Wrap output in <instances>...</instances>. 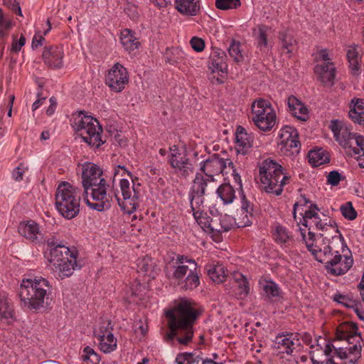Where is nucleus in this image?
<instances>
[{
  "label": "nucleus",
  "mask_w": 364,
  "mask_h": 364,
  "mask_svg": "<svg viewBox=\"0 0 364 364\" xmlns=\"http://www.w3.org/2000/svg\"><path fill=\"white\" fill-rule=\"evenodd\" d=\"M165 314L168 326V331L164 336L166 341L171 343L176 338L178 343L188 345L193 340V325L200 315L194 303L189 299L181 298L175 301L173 307Z\"/></svg>",
  "instance_id": "f257e3e1"
},
{
  "label": "nucleus",
  "mask_w": 364,
  "mask_h": 364,
  "mask_svg": "<svg viewBox=\"0 0 364 364\" xmlns=\"http://www.w3.org/2000/svg\"><path fill=\"white\" fill-rule=\"evenodd\" d=\"M323 238V242L325 246L313 252L315 259L324 264L327 273L332 276H341L345 274L352 267L353 259L351 255H345L343 260L342 253L348 248L343 236L340 234L332 237L331 240Z\"/></svg>",
  "instance_id": "f03ea898"
},
{
  "label": "nucleus",
  "mask_w": 364,
  "mask_h": 364,
  "mask_svg": "<svg viewBox=\"0 0 364 364\" xmlns=\"http://www.w3.org/2000/svg\"><path fill=\"white\" fill-rule=\"evenodd\" d=\"M49 282L41 277L23 279L18 289V296L23 307L38 311L48 304Z\"/></svg>",
  "instance_id": "7ed1b4c3"
},
{
  "label": "nucleus",
  "mask_w": 364,
  "mask_h": 364,
  "mask_svg": "<svg viewBox=\"0 0 364 364\" xmlns=\"http://www.w3.org/2000/svg\"><path fill=\"white\" fill-rule=\"evenodd\" d=\"M260 180L267 193L280 196L283 187L289 183L290 177L284 172L283 167L277 161L267 159L259 166Z\"/></svg>",
  "instance_id": "20e7f679"
},
{
  "label": "nucleus",
  "mask_w": 364,
  "mask_h": 364,
  "mask_svg": "<svg viewBox=\"0 0 364 364\" xmlns=\"http://www.w3.org/2000/svg\"><path fill=\"white\" fill-rule=\"evenodd\" d=\"M172 279L183 290H193L200 284L197 271L198 264L194 259L186 255H178L176 258Z\"/></svg>",
  "instance_id": "39448f33"
},
{
  "label": "nucleus",
  "mask_w": 364,
  "mask_h": 364,
  "mask_svg": "<svg viewBox=\"0 0 364 364\" xmlns=\"http://www.w3.org/2000/svg\"><path fill=\"white\" fill-rule=\"evenodd\" d=\"M80 196L77 188L68 182L61 183L55 193V207L60 214L68 220L80 213Z\"/></svg>",
  "instance_id": "423d86ee"
},
{
  "label": "nucleus",
  "mask_w": 364,
  "mask_h": 364,
  "mask_svg": "<svg viewBox=\"0 0 364 364\" xmlns=\"http://www.w3.org/2000/svg\"><path fill=\"white\" fill-rule=\"evenodd\" d=\"M73 127L83 141L90 146L98 149L104 141L102 140L101 134L102 127L98 120L90 115H87L84 112L80 111L74 119Z\"/></svg>",
  "instance_id": "0eeeda50"
},
{
  "label": "nucleus",
  "mask_w": 364,
  "mask_h": 364,
  "mask_svg": "<svg viewBox=\"0 0 364 364\" xmlns=\"http://www.w3.org/2000/svg\"><path fill=\"white\" fill-rule=\"evenodd\" d=\"M336 338L339 341H346L348 344H353L350 346L348 354L353 355V358L348 360L350 364L357 363V360L361 357V346L360 341L362 339L360 333H358V328L355 323L351 321H345L341 323L336 328Z\"/></svg>",
  "instance_id": "6e6552de"
},
{
  "label": "nucleus",
  "mask_w": 364,
  "mask_h": 364,
  "mask_svg": "<svg viewBox=\"0 0 364 364\" xmlns=\"http://www.w3.org/2000/svg\"><path fill=\"white\" fill-rule=\"evenodd\" d=\"M252 119L255 124L262 131H269L275 125L276 114L271 104L259 99L252 105Z\"/></svg>",
  "instance_id": "1a4fd4ad"
},
{
  "label": "nucleus",
  "mask_w": 364,
  "mask_h": 364,
  "mask_svg": "<svg viewBox=\"0 0 364 364\" xmlns=\"http://www.w3.org/2000/svg\"><path fill=\"white\" fill-rule=\"evenodd\" d=\"M107 186L108 185L105 178H101L97 185L90 186L89 194L92 202L88 199V195L83 193L84 200L90 208L101 212L111 207L112 196L107 193Z\"/></svg>",
  "instance_id": "9d476101"
},
{
  "label": "nucleus",
  "mask_w": 364,
  "mask_h": 364,
  "mask_svg": "<svg viewBox=\"0 0 364 364\" xmlns=\"http://www.w3.org/2000/svg\"><path fill=\"white\" fill-rule=\"evenodd\" d=\"M207 187L204 176L197 172L193 184L188 192V200L192 213L202 210L205 203V195Z\"/></svg>",
  "instance_id": "9b49d317"
},
{
  "label": "nucleus",
  "mask_w": 364,
  "mask_h": 364,
  "mask_svg": "<svg viewBox=\"0 0 364 364\" xmlns=\"http://www.w3.org/2000/svg\"><path fill=\"white\" fill-rule=\"evenodd\" d=\"M228 161L220 157L219 154H214L207 159L200 163V172L204 173L205 180L208 184V181H214V176L223 173L227 168Z\"/></svg>",
  "instance_id": "f8f14e48"
},
{
  "label": "nucleus",
  "mask_w": 364,
  "mask_h": 364,
  "mask_svg": "<svg viewBox=\"0 0 364 364\" xmlns=\"http://www.w3.org/2000/svg\"><path fill=\"white\" fill-rule=\"evenodd\" d=\"M46 245L47 250L49 251L48 260L52 264L65 260L66 257L75 259L78 256V252L75 248L70 249L54 238H49Z\"/></svg>",
  "instance_id": "ddd939ff"
},
{
  "label": "nucleus",
  "mask_w": 364,
  "mask_h": 364,
  "mask_svg": "<svg viewBox=\"0 0 364 364\" xmlns=\"http://www.w3.org/2000/svg\"><path fill=\"white\" fill-rule=\"evenodd\" d=\"M129 82L127 69L119 64L115 63L106 76V84L116 92H122Z\"/></svg>",
  "instance_id": "4468645a"
},
{
  "label": "nucleus",
  "mask_w": 364,
  "mask_h": 364,
  "mask_svg": "<svg viewBox=\"0 0 364 364\" xmlns=\"http://www.w3.org/2000/svg\"><path fill=\"white\" fill-rule=\"evenodd\" d=\"M102 170L99 166L91 162H87L82 167V185L84 193L89 195L90 186H93L102 178Z\"/></svg>",
  "instance_id": "2eb2a0df"
},
{
  "label": "nucleus",
  "mask_w": 364,
  "mask_h": 364,
  "mask_svg": "<svg viewBox=\"0 0 364 364\" xmlns=\"http://www.w3.org/2000/svg\"><path fill=\"white\" fill-rule=\"evenodd\" d=\"M241 200L240 215L238 218V227H247L251 225L257 215V209L252 201L245 195L244 191L239 193Z\"/></svg>",
  "instance_id": "dca6fc26"
},
{
  "label": "nucleus",
  "mask_w": 364,
  "mask_h": 364,
  "mask_svg": "<svg viewBox=\"0 0 364 364\" xmlns=\"http://www.w3.org/2000/svg\"><path fill=\"white\" fill-rule=\"evenodd\" d=\"M63 50L61 46H50L43 48L42 58L46 65L51 68H61L63 65Z\"/></svg>",
  "instance_id": "f3484780"
},
{
  "label": "nucleus",
  "mask_w": 364,
  "mask_h": 364,
  "mask_svg": "<svg viewBox=\"0 0 364 364\" xmlns=\"http://www.w3.org/2000/svg\"><path fill=\"white\" fill-rule=\"evenodd\" d=\"M301 343L297 335L293 333L279 335L274 341V348L277 349L279 353L291 355L296 347H300Z\"/></svg>",
  "instance_id": "a211bd4d"
},
{
  "label": "nucleus",
  "mask_w": 364,
  "mask_h": 364,
  "mask_svg": "<svg viewBox=\"0 0 364 364\" xmlns=\"http://www.w3.org/2000/svg\"><path fill=\"white\" fill-rule=\"evenodd\" d=\"M225 60V53L220 48H213L209 57V69H210L213 73H227L228 64Z\"/></svg>",
  "instance_id": "6ab92c4d"
},
{
  "label": "nucleus",
  "mask_w": 364,
  "mask_h": 364,
  "mask_svg": "<svg viewBox=\"0 0 364 364\" xmlns=\"http://www.w3.org/2000/svg\"><path fill=\"white\" fill-rule=\"evenodd\" d=\"M236 150L239 154H247L253 145L252 137L241 126L237 127L235 136Z\"/></svg>",
  "instance_id": "aec40b11"
},
{
  "label": "nucleus",
  "mask_w": 364,
  "mask_h": 364,
  "mask_svg": "<svg viewBox=\"0 0 364 364\" xmlns=\"http://www.w3.org/2000/svg\"><path fill=\"white\" fill-rule=\"evenodd\" d=\"M169 164L175 169L176 173L181 177L186 178L194 171V166L186 154L178 156V159H172Z\"/></svg>",
  "instance_id": "412c9836"
},
{
  "label": "nucleus",
  "mask_w": 364,
  "mask_h": 364,
  "mask_svg": "<svg viewBox=\"0 0 364 364\" xmlns=\"http://www.w3.org/2000/svg\"><path fill=\"white\" fill-rule=\"evenodd\" d=\"M14 321L13 306L4 293H0V328L1 325H11Z\"/></svg>",
  "instance_id": "4be33fe9"
},
{
  "label": "nucleus",
  "mask_w": 364,
  "mask_h": 364,
  "mask_svg": "<svg viewBox=\"0 0 364 364\" xmlns=\"http://www.w3.org/2000/svg\"><path fill=\"white\" fill-rule=\"evenodd\" d=\"M287 105L291 114L300 121L306 122L309 119L308 108L296 97H288Z\"/></svg>",
  "instance_id": "5701e85b"
},
{
  "label": "nucleus",
  "mask_w": 364,
  "mask_h": 364,
  "mask_svg": "<svg viewBox=\"0 0 364 364\" xmlns=\"http://www.w3.org/2000/svg\"><path fill=\"white\" fill-rule=\"evenodd\" d=\"M270 28L266 25H258L257 28L253 31V36L256 42L257 48L262 53H266L272 46L269 44L267 36Z\"/></svg>",
  "instance_id": "b1692460"
},
{
  "label": "nucleus",
  "mask_w": 364,
  "mask_h": 364,
  "mask_svg": "<svg viewBox=\"0 0 364 364\" xmlns=\"http://www.w3.org/2000/svg\"><path fill=\"white\" fill-rule=\"evenodd\" d=\"M77 258V257H75V259H73L70 257H66L65 260L58 262L52 265L59 272V277L63 279L71 276L75 269L81 268L82 265L78 264Z\"/></svg>",
  "instance_id": "393cba45"
},
{
  "label": "nucleus",
  "mask_w": 364,
  "mask_h": 364,
  "mask_svg": "<svg viewBox=\"0 0 364 364\" xmlns=\"http://www.w3.org/2000/svg\"><path fill=\"white\" fill-rule=\"evenodd\" d=\"M314 71L323 83H330L331 85L333 83L336 77V68L331 62L316 65L314 68Z\"/></svg>",
  "instance_id": "a878e982"
},
{
  "label": "nucleus",
  "mask_w": 364,
  "mask_h": 364,
  "mask_svg": "<svg viewBox=\"0 0 364 364\" xmlns=\"http://www.w3.org/2000/svg\"><path fill=\"white\" fill-rule=\"evenodd\" d=\"M159 270L156 262L149 256H145L138 260L137 271L145 276L154 279Z\"/></svg>",
  "instance_id": "bb28decb"
},
{
  "label": "nucleus",
  "mask_w": 364,
  "mask_h": 364,
  "mask_svg": "<svg viewBox=\"0 0 364 364\" xmlns=\"http://www.w3.org/2000/svg\"><path fill=\"white\" fill-rule=\"evenodd\" d=\"M18 232L32 242H36L38 235H40L38 223L32 220L21 223L18 227Z\"/></svg>",
  "instance_id": "cd10ccee"
},
{
  "label": "nucleus",
  "mask_w": 364,
  "mask_h": 364,
  "mask_svg": "<svg viewBox=\"0 0 364 364\" xmlns=\"http://www.w3.org/2000/svg\"><path fill=\"white\" fill-rule=\"evenodd\" d=\"M175 4L177 11L183 15L196 16L200 11L198 0H175Z\"/></svg>",
  "instance_id": "c85d7f7f"
},
{
  "label": "nucleus",
  "mask_w": 364,
  "mask_h": 364,
  "mask_svg": "<svg viewBox=\"0 0 364 364\" xmlns=\"http://www.w3.org/2000/svg\"><path fill=\"white\" fill-rule=\"evenodd\" d=\"M132 189L134 192L132 196H130L129 199L127 200H122L121 202L119 203V206L121 209L127 214L131 215L136 210L139 208V191L135 186V183L133 182V186Z\"/></svg>",
  "instance_id": "c756f323"
},
{
  "label": "nucleus",
  "mask_w": 364,
  "mask_h": 364,
  "mask_svg": "<svg viewBox=\"0 0 364 364\" xmlns=\"http://www.w3.org/2000/svg\"><path fill=\"white\" fill-rule=\"evenodd\" d=\"M216 194L223 205L233 203L236 198L235 188L230 183H223L216 190Z\"/></svg>",
  "instance_id": "7c9ffc66"
},
{
  "label": "nucleus",
  "mask_w": 364,
  "mask_h": 364,
  "mask_svg": "<svg viewBox=\"0 0 364 364\" xmlns=\"http://www.w3.org/2000/svg\"><path fill=\"white\" fill-rule=\"evenodd\" d=\"M259 284L264 291V295L269 299L274 298H281L282 291L279 285L271 279H264L259 281Z\"/></svg>",
  "instance_id": "2f4dec72"
},
{
  "label": "nucleus",
  "mask_w": 364,
  "mask_h": 364,
  "mask_svg": "<svg viewBox=\"0 0 364 364\" xmlns=\"http://www.w3.org/2000/svg\"><path fill=\"white\" fill-rule=\"evenodd\" d=\"M96 338L99 340L100 349L105 353H109L114 351L117 348V339L112 333L107 335H96Z\"/></svg>",
  "instance_id": "473e14b6"
},
{
  "label": "nucleus",
  "mask_w": 364,
  "mask_h": 364,
  "mask_svg": "<svg viewBox=\"0 0 364 364\" xmlns=\"http://www.w3.org/2000/svg\"><path fill=\"white\" fill-rule=\"evenodd\" d=\"M205 268L208 275L214 282L220 283L225 279L226 269L222 264H208Z\"/></svg>",
  "instance_id": "72a5a7b5"
},
{
  "label": "nucleus",
  "mask_w": 364,
  "mask_h": 364,
  "mask_svg": "<svg viewBox=\"0 0 364 364\" xmlns=\"http://www.w3.org/2000/svg\"><path fill=\"white\" fill-rule=\"evenodd\" d=\"M121 43L124 48L129 51L137 49L140 46V43L134 36V32L127 28L121 33Z\"/></svg>",
  "instance_id": "f704fd0d"
},
{
  "label": "nucleus",
  "mask_w": 364,
  "mask_h": 364,
  "mask_svg": "<svg viewBox=\"0 0 364 364\" xmlns=\"http://www.w3.org/2000/svg\"><path fill=\"white\" fill-rule=\"evenodd\" d=\"M308 158L309 163L314 167L319 166L330 161L328 154L322 149L310 151Z\"/></svg>",
  "instance_id": "c9c22d12"
},
{
  "label": "nucleus",
  "mask_w": 364,
  "mask_h": 364,
  "mask_svg": "<svg viewBox=\"0 0 364 364\" xmlns=\"http://www.w3.org/2000/svg\"><path fill=\"white\" fill-rule=\"evenodd\" d=\"M233 277L237 289L236 294L240 299L246 297L250 292L249 282L247 278L240 272H235Z\"/></svg>",
  "instance_id": "e433bc0d"
},
{
  "label": "nucleus",
  "mask_w": 364,
  "mask_h": 364,
  "mask_svg": "<svg viewBox=\"0 0 364 364\" xmlns=\"http://www.w3.org/2000/svg\"><path fill=\"white\" fill-rule=\"evenodd\" d=\"M347 59L349 63V68L353 75H357L360 70V65L358 61V52L355 46H352L349 48L346 53Z\"/></svg>",
  "instance_id": "4c0bfd02"
},
{
  "label": "nucleus",
  "mask_w": 364,
  "mask_h": 364,
  "mask_svg": "<svg viewBox=\"0 0 364 364\" xmlns=\"http://www.w3.org/2000/svg\"><path fill=\"white\" fill-rule=\"evenodd\" d=\"M13 26L11 18L6 15L3 9L0 8V37L6 38Z\"/></svg>",
  "instance_id": "58836bf2"
},
{
  "label": "nucleus",
  "mask_w": 364,
  "mask_h": 364,
  "mask_svg": "<svg viewBox=\"0 0 364 364\" xmlns=\"http://www.w3.org/2000/svg\"><path fill=\"white\" fill-rule=\"evenodd\" d=\"M166 62L171 65L179 63L184 58L183 51L179 48H173L166 52Z\"/></svg>",
  "instance_id": "ea45409f"
},
{
  "label": "nucleus",
  "mask_w": 364,
  "mask_h": 364,
  "mask_svg": "<svg viewBox=\"0 0 364 364\" xmlns=\"http://www.w3.org/2000/svg\"><path fill=\"white\" fill-rule=\"evenodd\" d=\"M279 38L281 41L282 48L287 50V53H291L296 45L294 37L286 32H280Z\"/></svg>",
  "instance_id": "a19ab883"
},
{
  "label": "nucleus",
  "mask_w": 364,
  "mask_h": 364,
  "mask_svg": "<svg viewBox=\"0 0 364 364\" xmlns=\"http://www.w3.org/2000/svg\"><path fill=\"white\" fill-rule=\"evenodd\" d=\"M356 134L350 132L347 127H344L341 129L340 135L336 139V141L344 148H350L352 145V138L355 136Z\"/></svg>",
  "instance_id": "79ce46f5"
},
{
  "label": "nucleus",
  "mask_w": 364,
  "mask_h": 364,
  "mask_svg": "<svg viewBox=\"0 0 364 364\" xmlns=\"http://www.w3.org/2000/svg\"><path fill=\"white\" fill-rule=\"evenodd\" d=\"M279 136L281 138V144H283L286 141H290L291 139L298 138L299 134L294 127L287 125L281 129Z\"/></svg>",
  "instance_id": "37998d69"
},
{
  "label": "nucleus",
  "mask_w": 364,
  "mask_h": 364,
  "mask_svg": "<svg viewBox=\"0 0 364 364\" xmlns=\"http://www.w3.org/2000/svg\"><path fill=\"white\" fill-rule=\"evenodd\" d=\"M82 359L86 364H99L100 361V355L89 346L84 348Z\"/></svg>",
  "instance_id": "c03bdc74"
},
{
  "label": "nucleus",
  "mask_w": 364,
  "mask_h": 364,
  "mask_svg": "<svg viewBox=\"0 0 364 364\" xmlns=\"http://www.w3.org/2000/svg\"><path fill=\"white\" fill-rule=\"evenodd\" d=\"M220 232H226L230 230L235 224V219L228 214L219 213Z\"/></svg>",
  "instance_id": "a18cd8bd"
},
{
  "label": "nucleus",
  "mask_w": 364,
  "mask_h": 364,
  "mask_svg": "<svg viewBox=\"0 0 364 364\" xmlns=\"http://www.w3.org/2000/svg\"><path fill=\"white\" fill-rule=\"evenodd\" d=\"M193 218L197 223L201 227V228L208 232V224L210 223V218L208 215L207 213L202 210L194 211L193 213Z\"/></svg>",
  "instance_id": "49530a36"
},
{
  "label": "nucleus",
  "mask_w": 364,
  "mask_h": 364,
  "mask_svg": "<svg viewBox=\"0 0 364 364\" xmlns=\"http://www.w3.org/2000/svg\"><path fill=\"white\" fill-rule=\"evenodd\" d=\"M240 6V0H215V6L220 10L235 9Z\"/></svg>",
  "instance_id": "de8ad7c7"
},
{
  "label": "nucleus",
  "mask_w": 364,
  "mask_h": 364,
  "mask_svg": "<svg viewBox=\"0 0 364 364\" xmlns=\"http://www.w3.org/2000/svg\"><path fill=\"white\" fill-rule=\"evenodd\" d=\"M274 237L276 242L280 244H285L290 239V235L287 229L282 225L276 226Z\"/></svg>",
  "instance_id": "09e8293b"
},
{
  "label": "nucleus",
  "mask_w": 364,
  "mask_h": 364,
  "mask_svg": "<svg viewBox=\"0 0 364 364\" xmlns=\"http://www.w3.org/2000/svg\"><path fill=\"white\" fill-rule=\"evenodd\" d=\"M342 215L347 220H353L357 217V212L353 206L351 202H346L340 208Z\"/></svg>",
  "instance_id": "8fccbe9b"
},
{
  "label": "nucleus",
  "mask_w": 364,
  "mask_h": 364,
  "mask_svg": "<svg viewBox=\"0 0 364 364\" xmlns=\"http://www.w3.org/2000/svg\"><path fill=\"white\" fill-rule=\"evenodd\" d=\"M228 53L235 62H242L244 60L240 50V42L232 41L230 45Z\"/></svg>",
  "instance_id": "3c124183"
},
{
  "label": "nucleus",
  "mask_w": 364,
  "mask_h": 364,
  "mask_svg": "<svg viewBox=\"0 0 364 364\" xmlns=\"http://www.w3.org/2000/svg\"><path fill=\"white\" fill-rule=\"evenodd\" d=\"M215 212L217 213V215H214V217L210 218V223L208 224V232L215 235H218L221 234L220 229V222L219 218V212L217 209H215Z\"/></svg>",
  "instance_id": "603ef678"
},
{
  "label": "nucleus",
  "mask_w": 364,
  "mask_h": 364,
  "mask_svg": "<svg viewBox=\"0 0 364 364\" xmlns=\"http://www.w3.org/2000/svg\"><path fill=\"white\" fill-rule=\"evenodd\" d=\"M315 226L317 230H321L323 232L326 231L328 228H335V232L336 233H338L339 235L341 234L337 227L336 223L334 220H331L330 219L328 220L326 218L321 221H318Z\"/></svg>",
  "instance_id": "864d4df0"
},
{
  "label": "nucleus",
  "mask_w": 364,
  "mask_h": 364,
  "mask_svg": "<svg viewBox=\"0 0 364 364\" xmlns=\"http://www.w3.org/2000/svg\"><path fill=\"white\" fill-rule=\"evenodd\" d=\"M333 300L348 309H353L356 305L354 300L350 299L348 296L340 293L334 294Z\"/></svg>",
  "instance_id": "5fc2aeb1"
},
{
  "label": "nucleus",
  "mask_w": 364,
  "mask_h": 364,
  "mask_svg": "<svg viewBox=\"0 0 364 364\" xmlns=\"http://www.w3.org/2000/svg\"><path fill=\"white\" fill-rule=\"evenodd\" d=\"M352 145L353 146L350 149L353 150V151L355 154H360V151H364V137L361 135H357L352 138Z\"/></svg>",
  "instance_id": "6e6d98bb"
},
{
  "label": "nucleus",
  "mask_w": 364,
  "mask_h": 364,
  "mask_svg": "<svg viewBox=\"0 0 364 364\" xmlns=\"http://www.w3.org/2000/svg\"><path fill=\"white\" fill-rule=\"evenodd\" d=\"M281 145L287 151H291L292 154H299L300 151L301 144L298 138L291 139L289 141L281 144Z\"/></svg>",
  "instance_id": "4d7b16f0"
},
{
  "label": "nucleus",
  "mask_w": 364,
  "mask_h": 364,
  "mask_svg": "<svg viewBox=\"0 0 364 364\" xmlns=\"http://www.w3.org/2000/svg\"><path fill=\"white\" fill-rule=\"evenodd\" d=\"M119 188L124 200H127L132 196L130 183L127 179L122 178L119 182Z\"/></svg>",
  "instance_id": "13d9d810"
},
{
  "label": "nucleus",
  "mask_w": 364,
  "mask_h": 364,
  "mask_svg": "<svg viewBox=\"0 0 364 364\" xmlns=\"http://www.w3.org/2000/svg\"><path fill=\"white\" fill-rule=\"evenodd\" d=\"M343 179H344V177L338 171H331L327 176V183L336 186Z\"/></svg>",
  "instance_id": "bf43d9fd"
},
{
  "label": "nucleus",
  "mask_w": 364,
  "mask_h": 364,
  "mask_svg": "<svg viewBox=\"0 0 364 364\" xmlns=\"http://www.w3.org/2000/svg\"><path fill=\"white\" fill-rule=\"evenodd\" d=\"M303 218L302 225L308 227V220H312V222L316 225L318 221H321L322 219L319 217L318 213H312L311 211H305L304 213H301Z\"/></svg>",
  "instance_id": "052dcab7"
},
{
  "label": "nucleus",
  "mask_w": 364,
  "mask_h": 364,
  "mask_svg": "<svg viewBox=\"0 0 364 364\" xmlns=\"http://www.w3.org/2000/svg\"><path fill=\"white\" fill-rule=\"evenodd\" d=\"M26 43V38L25 37L21 35L20 38L17 41L15 36H13V41L11 43V46L10 48V52L11 53H18L21 48L25 45Z\"/></svg>",
  "instance_id": "680f3d73"
},
{
  "label": "nucleus",
  "mask_w": 364,
  "mask_h": 364,
  "mask_svg": "<svg viewBox=\"0 0 364 364\" xmlns=\"http://www.w3.org/2000/svg\"><path fill=\"white\" fill-rule=\"evenodd\" d=\"M348 115L355 123H358L359 124H364V111H358L355 109L350 108Z\"/></svg>",
  "instance_id": "e2e57ef3"
},
{
  "label": "nucleus",
  "mask_w": 364,
  "mask_h": 364,
  "mask_svg": "<svg viewBox=\"0 0 364 364\" xmlns=\"http://www.w3.org/2000/svg\"><path fill=\"white\" fill-rule=\"evenodd\" d=\"M308 240L306 241V247L307 250L313 255V252H315L318 247L314 245V242L316 240V235L314 232L311 231H309L308 232Z\"/></svg>",
  "instance_id": "0e129e2a"
},
{
  "label": "nucleus",
  "mask_w": 364,
  "mask_h": 364,
  "mask_svg": "<svg viewBox=\"0 0 364 364\" xmlns=\"http://www.w3.org/2000/svg\"><path fill=\"white\" fill-rule=\"evenodd\" d=\"M4 4L19 16H23L19 3L16 0H4Z\"/></svg>",
  "instance_id": "69168bd1"
},
{
  "label": "nucleus",
  "mask_w": 364,
  "mask_h": 364,
  "mask_svg": "<svg viewBox=\"0 0 364 364\" xmlns=\"http://www.w3.org/2000/svg\"><path fill=\"white\" fill-rule=\"evenodd\" d=\"M113 330V326L112 324V321L110 320H107L102 323L101 326L99 328L98 332H95V336L96 335L105 334L107 335Z\"/></svg>",
  "instance_id": "338daca9"
},
{
  "label": "nucleus",
  "mask_w": 364,
  "mask_h": 364,
  "mask_svg": "<svg viewBox=\"0 0 364 364\" xmlns=\"http://www.w3.org/2000/svg\"><path fill=\"white\" fill-rule=\"evenodd\" d=\"M190 43L193 49L196 52H201L205 48V42L200 38L193 37Z\"/></svg>",
  "instance_id": "774afa93"
}]
</instances>
